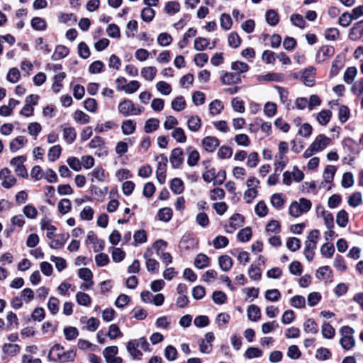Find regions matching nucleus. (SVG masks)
Listing matches in <instances>:
<instances>
[{"instance_id": "obj_1", "label": "nucleus", "mask_w": 363, "mask_h": 363, "mask_svg": "<svg viewBox=\"0 0 363 363\" xmlns=\"http://www.w3.org/2000/svg\"><path fill=\"white\" fill-rule=\"evenodd\" d=\"M76 353L74 350L65 351L60 345H55L50 350L48 359L51 362H67L74 359Z\"/></svg>"}, {"instance_id": "obj_2", "label": "nucleus", "mask_w": 363, "mask_h": 363, "mask_svg": "<svg viewBox=\"0 0 363 363\" xmlns=\"http://www.w3.org/2000/svg\"><path fill=\"white\" fill-rule=\"evenodd\" d=\"M320 238V233L318 230H311L305 242L304 255L308 262H311L314 257L315 250L316 249L318 241Z\"/></svg>"}, {"instance_id": "obj_3", "label": "nucleus", "mask_w": 363, "mask_h": 363, "mask_svg": "<svg viewBox=\"0 0 363 363\" xmlns=\"http://www.w3.org/2000/svg\"><path fill=\"white\" fill-rule=\"evenodd\" d=\"M311 202L305 198H301L298 201H293L289 206V213L294 218L299 217L301 214L308 212L311 208Z\"/></svg>"}, {"instance_id": "obj_4", "label": "nucleus", "mask_w": 363, "mask_h": 363, "mask_svg": "<svg viewBox=\"0 0 363 363\" xmlns=\"http://www.w3.org/2000/svg\"><path fill=\"white\" fill-rule=\"evenodd\" d=\"M342 337L340 340V344L342 347L346 350L352 349L355 345V340L354 338V330L349 326H343L340 329Z\"/></svg>"}, {"instance_id": "obj_5", "label": "nucleus", "mask_w": 363, "mask_h": 363, "mask_svg": "<svg viewBox=\"0 0 363 363\" xmlns=\"http://www.w3.org/2000/svg\"><path fill=\"white\" fill-rule=\"evenodd\" d=\"M157 167L156 170V177L158 182L161 184L165 182L166 179V167L167 158L164 155H160L156 157Z\"/></svg>"}, {"instance_id": "obj_6", "label": "nucleus", "mask_w": 363, "mask_h": 363, "mask_svg": "<svg viewBox=\"0 0 363 363\" xmlns=\"http://www.w3.org/2000/svg\"><path fill=\"white\" fill-rule=\"evenodd\" d=\"M120 113H141L144 111V107L136 106L131 100L125 99L118 105Z\"/></svg>"}, {"instance_id": "obj_7", "label": "nucleus", "mask_w": 363, "mask_h": 363, "mask_svg": "<svg viewBox=\"0 0 363 363\" xmlns=\"http://www.w3.org/2000/svg\"><path fill=\"white\" fill-rule=\"evenodd\" d=\"M25 161L26 157L24 156H18L13 157L11 160L10 164L13 167L14 172L18 176L27 178L28 174L25 166L23 165Z\"/></svg>"}, {"instance_id": "obj_8", "label": "nucleus", "mask_w": 363, "mask_h": 363, "mask_svg": "<svg viewBox=\"0 0 363 363\" xmlns=\"http://www.w3.org/2000/svg\"><path fill=\"white\" fill-rule=\"evenodd\" d=\"M0 180L1 186L5 189H11L16 182V179L8 168L0 170Z\"/></svg>"}, {"instance_id": "obj_9", "label": "nucleus", "mask_w": 363, "mask_h": 363, "mask_svg": "<svg viewBox=\"0 0 363 363\" xmlns=\"http://www.w3.org/2000/svg\"><path fill=\"white\" fill-rule=\"evenodd\" d=\"M335 54V48L332 45L321 46L315 55V61L317 63H322L328 58Z\"/></svg>"}, {"instance_id": "obj_10", "label": "nucleus", "mask_w": 363, "mask_h": 363, "mask_svg": "<svg viewBox=\"0 0 363 363\" xmlns=\"http://www.w3.org/2000/svg\"><path fill=\"white\" fill-rule=\"evenodd\" d=\"M118 352L117 346H110L104 349L103 355L107 363H122V358L116 357Z\"/></svg>"}, {"instance_id": "obj_11", "label": "nucleus", "mask_w": 363, "mask_h": 363, "mask_svg": "<svg viewBox=\"0 0 363 363\" xmlns=\"http://www.w3.org/2000/svg\"><path fill=\"white\" fill-rule=\"evenodd\" d=\"M39 99L40 96L38 94H30L25 99V105L20 111L19 113H33V106L38 104Z\"/></svg>"}, {"instance_id": "obj_12", "label": "nucleus", "mask_w": 363, "mask_h": 363, "mask_svg": "<svg viewBox=\"0 0 363 363\" xmlns=\"http://www.w3.org/2000/svg\"><path fill=\"white\" fill-rule=\"evenodd\" d=\"M316 69L313 66L305 68L302 72L301 80L307 86H313L315 84V75Z\"/></svg>"}, {"instance_id": "obj_13", "label": "nucleus", "mask_w": 363, "mask_h": 363, "mask_svg": "<svg viewBox=\"0 0 363 363\" xmlns=\"http://www.w3.org/2000/svg\"><path fill=\"white\" fill-rule=\"evenodd\" d=\"M331 139L325 135H318L311 144L316 152L323 151L330 143Z\"/></svg>"}, {"instance_id": "obj_14", "label": "nucleus", "mask_w": 363, "mask_h": 363, "mask_svg": "<svg viewBox=\"0 0 363 363\" xmlns=\"http://www.w3.org/2000/svg\"><path fill=\"white\" fill-rule=\"evenodd\" d=\"M363 36V20L355 23L350 29L348 38L352 41H357Z\"/></svg>"}, {"instance_id": "obj_15", "label": "nucleus", "mask_w": 363, "mask_h": 363, "mask_svg": "<svg viewBox=\"0 0 363 363\" xmlns=\"http://www.w3.org/2000/svg\"><path fill=\"white\" fill-rule=\"evenodd\" d=\"M203 148L208 152H213L219 146V140L214 136H206L201 142Z\"/></svg>"}, {"instance_id": "obj_16", "label": "nucleus", "mask_w": 363, "mask_h": 363, "mask_svg": "<svg viewBox=\"0 0 363 363\" xmlns=\"http://www.w3.org/2000/svg\"><path fill=\"white\" fill-rule=\"evenodd\" d=\"M243 222L242 216L238 213L233 215L230 218V225L225 228V232L227 233H233L236 229L242 225Z\"/></svg>"}, {"instance_id": "obj_17", "label": "nucleus", "mask_w": 363, "mask_h": 363, "mask_svg": "<svg viewBox=\"0 0 363 363\" xmlns=\"http://www.w3.org/2000/svg\"><path fill=\"white\" fill-rule=\"evenodd\" d=\"M138 342L135 340H130L127 342L126 349L133 359L140 360L142 359L143 353L138 350Z\"/></svg>"}, {"instance_id": "obj_18", "label": "nucleus", "mask_w": 363, "mask_h": 363, "mask_svg": "<svg viewBox=\"0 0 363 363\" xmlns=\"http://www.w3.org/2000/svg\"><path fill=\"white\" fill-rule=\"evenodd\" d=\"M169 160L173 168H179L184 161L182 150L174 148L172 151Z\"/></svg>"}, {"instance_id": "obj_19", "label": "nucleus", "mask_w": 363, "mask_h": 363, "mask_svg": "<svg viewBox=\"0 0 363 363\" xmlns=\"http://www.w3.org/2000/svg\"><path fill=\"white\" fill-rule=\"evenodd\" d=\"M69 238L68 233L59 234L55 239H51L52 240L49 245L52 249H60L65 245Z\"/></svg>"}, {"instance_id": "obj_20", "label": "nucleus", "mask_w": 363, "mask_h": 363, "mask_svg": "<svg viewBox=\"0 0 363 363\" xmlns=\"http://www.w3.org/2000/svg\"><path fill=\"white\" fill-rule=\"evenodd\" d=\"M344 67V60L342 57L337 55L333 62L332 67L330 71V77L332 78L336 76L340 70Z\"/></svg>"}, {"instance_id": "obj_21", "label": "nucleus", "mask_w": 363, "mask_h": 363, "mask_svg": "<svg viewBox=\"0 0 363 363\" xmlns=\"http://www.w3.org/2000/svg\"><path fill=\"white\" fill-rule=\"evenodd\" d=\"M247 318L250 320L257 322L261 318V311L260 308L254 304H252L248 306L247 310Z\"/></svg>"}, {"instance_id": "obj_22", "label": "nucleus", "mask_w": 363, "mask_h": 363, "mask_svg": "<svg viewBox=\"0 0 363 363\" xmlns=\"http://www.w3.org/2000/svg\"><path fill=\"white\" fill-rule=\"evenodd\" d=\"M40 228L43 230H48L46 235L49 239L53 238L56 228L51 225L50 220L49 219L44 218L40 220Z\"/></svg>"}, {"instance_id": "obj_23", "label": "nucleus", "mask_w": 363, "mask_h": 363, "mask_svg": "<svg viewBox=\"0 0 363 363\" xmlns=\"http://www.w3.org/2000/svg\"><path fill=\"white\" fill-rule=\"evenodd\" d=\"M63 138L68 144H71L76 138L77 133L74 128L67 125H62Z\"/></svg>"}, {"instance_id": "obj_24", "label": "nucleus", "mask_w": 363, "mask_h": 363, "mask_svg": "<svg viewBox=\"0 0 363 363\" xmlns=\"http://www.w3.org/2000/svg\"><path fill=\"white\" fill-rule=\"evenodd\" d=\"M30 25L33 29L39 31L45 30L48 27L46 21L40 17H33L30 21Z\"/></svg>"}, {"instance_id": "obj_25", "label": "nucleus", "mask_w": 363, "mask_h": 363, "mask_svg": "<svg viewBox=\"0 0 363 363\" xmlns=\"http://www.w3.org/2000/svg\"><path fill=\"white\" fill-rule=\"evenodd\" d=\"M266 21L271 26H277L279 22L278 13L273 9H269L266 12Z\"/></svg>"}, {"instance_id": "obj_26", "label": "nucleus", "mask_w": 363, "mask_h": 363, "mask_svg": "<svg viewBox=\"0 0 363 363\" xmlns=\"http://www.w3.org/2000/svg\"><path fill=\"white\" fill-rule=\"evenodd\" d=\"M157 69L155 67L150 66L143 67L141 69V75L143 78H145L147 81H152L156 74Z\"/></svg>"}, {"instance_id": "obj_27", "label": "nucleus", "mask_w": 363, "mask_h": 363, "mask_svg": "<svg viewBox=\"0 0 363 363\" xmlns=\"http://www.w3.org/2000/svg\"><path fill=\"white\" fill-rule=\"evenodd\" d=\"M27 143V139L23 136H18L13 140L10 143V150L15 152L21 149Z\"/></svg>"}, {"instance_id": "obj_28", "label": "nucleus", "mask_w": 363, "mask_h": 363, "mask_svg": "<svg viewBox=\"0 0 363 363\" xmlns=\"http://www.w3.org/2000/svg\"><path fill=\"white\" fill-rule=\"evenodd\" d=\"M69 53V50L65 45H59L55 48L54 54L52 56V60L62 59L67 57Z\"/></svg>"}, {"instance_id": "obj_29", "label": "nucleus", "mask_w": 363, "mask_h": 363, "mask_svg": "<svg viewBox=\"0 0 363 363\" xmlns=\"http://www.w3.org/2000/svg\"><path fill=\"white\" fill-rule=\"evenodd\" d=\"M187 125L190 130L194 132L198 131L201 125V118L197 115H192L188 119Z\"/></svg>"}, {"instance_id": "obj_30", "label": "nucleus", "mask_w": 363, "mask_h": 363, "mask_svg": "<svg viewBox=\"0 0 363 363\" xmlns=\"http://www.w3.org/2000/svg\"><path fill=\"white\" fill-rule=\"evenodd\" d=\"M218 264L224 272L229 271L233 266V259L228 255H222L218 258Z\"/></svg>"}, {"instance_id": "obj_31", "label": "nucleus", "mask_w": 363, "mask_h": 363, "mask_svg": "<svg viewBox=\"0 0 363 363\" xmlns=\"http://www.w3.org/2000/svg\"><path fill=\"white\" fill-rule=\"evenodd\" d=\"M187 152L189 154L187 159L188 164L191 167L195 166L199 160V152L191 147L187 148Z\"/></svg>"}, {"instance_id": "obj_32", "label": "nucleus", "mask_w": 363, "mask_h": 363, "mask_svg": "<svg viewBox=\"0 0 363 363\" xmlns=\"http://www.w3.org/2000/svg\"><path fill=\"white\" fill-rule=\"evenodd\" d=\"M320 209H321L322 211L321 213L326 228L328 229H332L334 226V220L333 215L330 213L325 211L323 209V208L320 206L317 207V211H319Z\"/></svg>"}, {"instance_id": "obj_33", "label": "nucleus", "mask_w": 363, "mask_h": 363, "mask_svg": "<svg viewBox=\"0 0 363 363\" xmlns=\"http://www.w3.org/2000/svg\"><path fill=\"white\" fill-rule=\"evenodd\" d=\"M209 258L204 254L198 255L194 260V265L198 269H203L209 265Z\"/></svg>"}, {"instance_id": "obj_34", "label": "nucleus", "mask_w": 363, "mask_h": 363, "mask_svg": "<svg viewBox=\"0 0 363 363\" xmlns=\"http://www.w3.org/2000/svg\"><path fill=\"white\" fill-rule=\"evenodd\" d=\"M333 276V271L328 266H323L316 272V277L319 279H328Z\"/></svg>"}, {"instance_id": "obj_35", "label": "nucleus", "mask_w": 363, "mask_h": 363, "mask_svg": "<svg viewBox=\"0 0 363 363\" xmlns=\"http://www.w3.org/2000/svg\"><path fill=\"white\" fill-rule=\"evenodd\" d=\"M357 74V69L355 67H347L344 73V76H343L344 81L348 84H352Z\"/></svg>"}, {"instance_id": "obj_36", "label": "nucleus", "mask_w": 363, "mask_h": 363, "mask_svg": "<svg viewBox=\"0 0 363 363\" xmlns=\"http://www.w3.org/2000/svg\"><path fill=\"white\" fill-rule=\"evenodd\" d=\"M76 301L79 305L89 306L91 303V297L86 293L79 291L76 294Z\"/></svg>"}, {"instance_id": "obj_37", "label": "nucleus", "mask_w": 363, "mask_h": 363, "mask_svg": "<svg viewBox=\"0 0 363 363\" xmlns=\"http://www.w3.org/2000/svg\"><path fill=\"white\" fill-rule=\"evenodd\" d=\"M186 107V101L184 99V97L182 96H177L172 101V108L174 111L177 112H179L182 110H184Z\"/></svg>"}, {"instance_id": "obj_38", "label": "nucleus", "mask_w": 363, "mask_h": 363, "mask_svg": "<svg viewBox=\"0 0 363 363\" xmlns=\"http://www.w3.org/2000/svg\"><path fill=\"white\" fill-rule=\"evenodd\" d=\"M141 18L143 21L150 23L151 22L155 16V11L150 8V6H147L141 11Z\"/></svg>"}, {"instance_id": "obj_39", "label": "nucleus", "mask_w": 363, "mask_h": 363, "mask_svg": "<svg viewBox=\"0 0 363 363\" xmlns=\"http://www.w3.org/2000/svg\"><path fill=\"white\" fill-rule=\"evenodd\" d=\"M348 204L352 207H357L362 203V196L360 192H354L348 197Z\"/></svg>"}, {"instance_id": "obj_40", "label": "nucleus", "mask_w": 363, "mask_h": 363, "mask_svg": "<svg viewBox=\"0 0 363 363\" xmlns=\"http://www.w3.org/2000/svg\"><path fill=\"white\" fill-rule=\"evenodd\" d=\"M160 125V121L157 118H150L145 123L144 130L147 133H152L158 128Z\"/></svg>"}, {"instance_id": "obj_41", "label": "nucleus", "mask_w": 363, "mask_h": 363, "mask_svg": "<svg viewBox=\"0 0 363 363\" xmlns=\"http://www.w3.org/2000/svg\"><path fill=\"white\" fill-rule=\"evenodd\" d=\"M336 168L333 165H328L323 174L325 182L331 183L333 181Z\"/></svg>"}, {"instance_id": "obj_42", "label": "nucleus", "mask_w": 363, "mask_h": 363, "mask_svg": "<svg viewBox=\"0 0 363 363\" xmlns=\"http://www.w3.org/2000/svg\"><path fill=\"white\" fill-rule=\"evenodd\" d=\"M65 77V72H60L55 76L54 82L52 86V90L55 93H57L60 91V88L62 86V82L64 80Z\"/></svg>"}, {"instance_id": "obj_43", "label": "nucleus", "mask_w": 363, "mask_h": 363, "mask_svg": "<svg viewBox=\"0 0 363 363\" xmlns=\"http://www.w3.org/2000/svg\"><path fill=\"white\" fill-rule=\"evenodd\" d=\"M157 216L160 220L168 222L172 217V210L168 207L161 208L158 211Z\"/></svg>"}, {"instance_id": "obj_44", "label": "nucleus", "mask_w": 363, "mask_h": 363, "mask_svg": "<svg viewBox=\"0 0 363 363\" xmlns=\"http://www.w3.org/2000/svg\"><path fill=\"white\" fill-rule=\"evenodd\" d=\"M90 175L92 182H94L95 179L98 182H103L105 179L104 170L101 167H97L94 169L90 173Z\"/></svg>"}, {"instance_id": "obj_45", "label": "nucleus", "mask_w": 363, "mask_h": 363, "mask_svg": "<svg viewBox=\"0 0 363 363\" xmlns=\"http://www.w3.org/2000/svg\"><path fill=\"white\" fill-rule=\"evenodd\" d=\"M170 188L175 194H179L184 191L183 182L179 178H174L171 182Z\"/></svg>"}, {"instance_id": "obj_46", "label": "nucleus", "mask_w": 363, "mask_h": 363, "mask_svg": "<svg viewBox=\"0 0 363 363\" xmlns=\"http://www.w3.org/2000/svg\"><path fill=\"white\" fill-rule=\"evenodd\" d=\"M336 223L341 228L347 225L348 223V214L345 210H341L337 213Z\"/></svg>"}, {"instance_id": "obj_47", "label": "nucleus", "mask_w": 363, "mask_h": 363, "mask_svg": "<svg viewBox=\"0 0 363 363\" xmlns=\"http://www.w3.org/2000/svg\"><path fill=\"white\" fill-rule=\"evenodd\" d=\"M60 301L57 298L52 296L49 298L48 308L52 315H56L59 311Z\"/></svg>"}, {"instance_id": "obj_48", "label": "nucleus", "mask_w": 363, "mask_h": 363, "mask_svg": "<svg viewBox=\"0 0 363 363\" xmlns=\"http://www.w3.org/2000/svg\"><path fill=\"white\" fill-rule=\"evenodd\" d=\"M224 106L220 100L215 99L209 104V113H220Z\"/></svg>"}, {"instance_id": "obj_49", "label": "nucleus", "mask_w": 363, "mask_h": 363, "mask_svg": "<svg viewBox=\"0 0 363 363\" xmlns=\"http://www.w3.org/2000/svg\"><path fill=\"white\" fill-rule=\"evenodd\" d=\"M291 305L296 308H303L306 306L305 298L300 295H296L290 299Z\"/></svg>"}, {"instance_id": "obj_50", "label": "nucleus", "mask_w": 363, "mask_h": 363, "mask_svg": "<svg viewBox=\"0 0 363 363\" xmlns=\"http://www.w3.org/2000/svg\"><path fill=\"white\" fill-rule=\"evenodd\" d=\"M140 84L138 81H130L127 85H123L121 90H124L127 94H133L140 88Z\"/></svg>"}, {"instance_id": "obj_51", "label": "nucleus", "mask_w": 363, "mask_h": 363, "mask_svg": "<svg viewBox=\"0 0 363 363\" xmlns=\"http://www.w3.org/2000/svg\"><path fill=\"white\" fill-rule=\"evenodd\" d=\"M21 78V73L18 68L13 67L11 68L7 74L6 79L11 83H16L19 81Z\"/></svg>"}, {"instance_id": "obj_52", "label": "nucleus", "mask_w": 363, "mask_h": 363, "mask_svg": "<svg viewBox=\"0 0 363 363\" xmlns=\"http://www.w3.org/2000/svg\"><path fill=\"white\" fill-rule=\"evenodd\" d=\"M23 213L29 219H35L38 216V210L31 204L25 206L23 208Z\"/></svg>"}, {"instance_id": "obj_53", "label": "nucleus", "mask_w": 363, "mask_h": 363, "mask_svg": "<svg viewBox=\"0 0 363 363\" xmlns=\"http://www.w3.org/2000/svg\"><path fill=\"white\" fill-rule=\"evenodd\" d=\"M21 347L16 344L6 343L3 346V352L9 355H15L19 353Z\"/></svg>"}, {"instance_id": "obj_54", "label": "nucleus", "mask_w": 363, "mask_h": 363, "mask_svg": "<svg viewBox=\"0 0 363 363\" xmlns=\"http://www.w3.org/2000/svg\"><path fill=\"white\" fill-rule=\"evenodd\" d=\"M228 41L230 47L238 48L240 45L242 40L236 32H233L229 35Z\"/></svg>"}, {"instance_id": "obj_55", "label": "nucleus", "mask_w": 363, "mask_h": 363, "mask_svg": "<svg viewBox=\"0 0 363 363\" xmlns=\"http://www.w3.org/2000/svg\"><path fill=\"white\" fill-rule=\"evenodd\" d=\"M286 245V247L289 250L292 252H296L298 250H299L301 247V240L297 238L291 237L288 238Z\"/></svg>"}, {"instance_id": "obj_56", "label": "nucleus", "mask_w": 363, "mask_h": 363, "mask_svg": "<svg viewBox=\"0 0 363 363\" xmlns=\"http://www.w3.org/2000/svg\"><path fill=\"white\" fill-rule=\"evenodd\" d=\"M321 333L325 338L331 339L335 335V329L328 323H325L322 325Z\"/></svg>"}, {"instance_id": "obj_57", "label": "nucleus", "mask_w": 363, "mask_h": 363, "mask_svg": "<svg viewBox=\"0 0 363 363\" xmlns=\"http://www.w3.org/2000/svg\"><path fill=\"white\" fill-rule=\"evenodd\" d=\"M208 45L209 40L206 38L198 37L194 40V48L199 51L204 50Z\"/></svg>"}, {"instance_id": "obj_58", "label": "nucleus", "mask_w": 363, "mask_h": 363, "mask_svg": "<svg viewBox=\"0 0 363 363\" xmlns=\"http://www.w3.org/2000/svg\"><path fill=\"white\" fill-rule=\"evenodd\" d=\"M62 148L59 145L51 147L48 151V159L51 162L55 161L60 156Z\"/></svg>"}, {"instance_id": "obj_59", "label": "nucleus", "mask_w": 363, "mask_h": 363, "mask_svg": "<svg viewBox=\"0 0 363 363\" xmlns=\"http://www.w3.org/2000/svg\"><path fill=\"white\" fill-rule=\"evenodd\" d=\"M164 355L167 360L174 361L177 357V350L174 346L168 345L164 349Z\"/></svg>"}, {"instance_id": "obj_60", "label": "nucleus", "mask_w": 363, "mask_h": 363, "mask_svg": "<svg viewBox=\"0 0 363 363\" xmlns=\"http://www.w3.org/2000/svg\"><path fill=\"white\" fill-rule=\"evenodd\" d=\"M264 297L272 302L278 301L281 297V293L278 289H268L265 292Z\"/></svg>"}, {"instance_id": "obj_61", "label": "nucleus", "mask_w": 363, "mask_h": 363, "mask_svg": "<svg viewBox=\"0 0 363 363\" xmlns=\"http://www.w3.org/2000/svg\"><path fill=\"white\" fill-rule=\"evenodd\" d=\"M292 24L300 28H304L306 26V21L303 17L298 13L292 14L290 17Z\"/></svg>"}, {"instance_id": "obj_62", "label": "nucleus", "mask_w": 363, "mask_h": 363, "mask_svg": "<svg viewBox=\"0 0 363 363\" xmlns=\"http://www.w3.org/2000/svg\"><path fill=\"white\" fill-rule=\"evenodd\" d=\"M233 155V150L228 146H221L217 152V155L220 159L224 160L230 158Z\"/></svg>"}, {"instance_id": "obj_63", "label": "nucleus", "mask_w": 363, "mask_h": 363, "mask_svg": "<svg viewBox=\"0 0 363 363\" xmlns=\"http://www.w3.org/2000/svg\"><path fill=\"white\" fill-rule=\"evenodd\" d=\"M270 202L272 206L277 209H280L284 206V200L280 194H274L271 196Z\"/></svg>"}, {"instance_id": "obj_64", "label": "nucleus", "mask_w": 363, "mask_h": 363, "mask_svg": "<svg viewBox=\"0 0 363 363\" xmlns=\"http://www.w3.org/2000/svg\"><path fill=\"white\" fill-rule=\"evenodd\" d=\"M172 37L168 33H162L157 37V43L160 46H167L172 42Z\"/></svg>"}]
</instances>
